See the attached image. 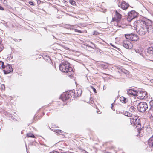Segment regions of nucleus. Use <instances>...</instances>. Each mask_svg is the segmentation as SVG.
Wrapping results in <instances>:
<instances>
[{"label": "nucleus", "instance_id": "obj_1", "mask_svg": "<svg viewBox=\"0 0 153 153\" xmlns=\"http://www.w3.org/2000/svg\"><path fill=\"white\" fill-rule=\"evenodd\" d=\"M134 24L136 26V29L138 30V33L140 35H144L147 32L149 33L152 32V25L150 20H139L135 21Z\"/></svg>", "mask_w": 153, "mask_h": 153}, {"label": "nucleus", "instance_id": "obj_2", "mask_svg": "<svg viewBox=\"0 0 153 153\" xmlns=\"http://www.w3.org/2000/svg\"><path fill=\"white\" fill-rule=\"evenodd\" d=\"M59 69L61 71L67 73L68 76L72 78L74 71L72 68L70 66V64L68 61L62 60L59 65Z\"/></svg>", "mask_w": 153, "mask_h": 153}, {"label": "nucleus", "instance_id": "obj_3", "mask_svg": "<svg viewBox=\"0 0 153 153\" xmlns=\"http://www.w3.org/2000/svg\"><path fill=\"white\" fill-rule=\"evenodd\" d=\"M76 93L74 91L71 90L63 93L61 96V97L63 101H66L68 99H71L72 98L76 97Z\"/></svg>", "mask_w": 153, "mask_h": 153}, {"label": "nucleus", "instance_id": "obj_4", "mask_svg": "<svg viewBox=\"0 0 153 153\" xmlns=\"http://www.w3.org/2000/svg\"><path fill=\"white\" fill-rule=\"evenodd\" d=\"M131 121L132 124H133L134 125L136 126V129L138 130L139 136H141L140 133H141V131H143L142 129L141 128L140 130L139 129L140 127L141 126V125L140 124V120L137 118V117H135L134 118H131Z\"/></svg>", "mask_w": 153, "mask_h": 153}, {"label": "nucleus", "instance_id": "obj_5", "mask_svg": "<svg viewBox=\"0 0 153 153\" xmlns=\"http://www.w3.org/2000/svg\"><path fill=\"white\" fill-rule=\"evenodd\" d=\"M137 108L139 111L143 112L148 108V106L146 102H141L138 104Z\"/></svg>", "mask_w": 153, "mask_h": 153}, {"label": "nucleus", "instance_id": "obj_6", "mask_svg": "<svg viewBox=\"0 0 153 153\" xmlns=\"http://www.w3.org/2000/svg\"><path fill=\"white\" fill-rule=\"evenodd\" d=\"M128 39L126 38L123 42V45L125 48L127 49H131L133 46L132 43Z\"/></svg>", "mask_w": 153, "mask_h": 153}, {"label": "nucleus", "instance_id": "obj_7", "mask_svg": "<svg viewBox=\"0 0 153 153\" xmlns=\"http://www.w3.org/2000/svg\"><path fill=\"white\" fill-rule=\"evenodd\" d=\"M138 13L134 10H132L128 12L127 20L128 21H131L132 20L136 17Z\"/></svg>", "mask_w": 153, "mask_h": 153}, {"label": "nucleus", "instance_id": "obj_8", "mask_svg": "<svg viewBox=\"0 0 153 153\" xmlns=\"http://www.w3.org/2000/svg\"><path fill=\"white\" fill-rule=\"evenodd\" d=\"M125 37L132 41H137L139 39V37L138 35L135 34H126Z\"/></svg>", "mask_w": 153, "mask_h": 153}, {"label": "nucleus", "instance_id": "obj_9", "mask_svg": "<svg viewBox=\"0 0 153 153\" xmlns=\"http://www.w3.org/2000/svg\"><path fill=\"white\" fill-rule=\"evenodd\" d=\"M146 91H137L136 96L140 99H143L146 96Z\"/></svg>", "mask_w": 153, "mask_h": 153}, {"label": "nucleus", "instance_id": "obj_10", "mask_svg": "<svg viewBox=\"0 0 153 153\" xmlns=\"http://www.w3.org/2000/svg\"><path fill=\"white\" fill-rule=\"evenodd\" d=\"M118 5L119 7H120L124 10H126L127 9L129 6L128 4L126 3L124 1H123L120 3Z\"/></svg>", "mask_w": 153, "mask_h": 153}, {"label": "nucleus", "instance_id": "obj_11", "mask_svg": "<svg viewBox=\"0 0 153 153\" xmlns=\"http://www.w3.org/2000/svg\"><path fill=\"white\" fill-rule=\"evenodd\" d=\"M146 54L147 56H149L153 57V45L147 48Z\"/></svg>", "mask_w": 153, "mask_h": 153}, {"label": "nucleus", "instance_id": "obj_12", "mask_svg": "<svg viewBox=\"0 0 153 153\" xmlns=\"http://www.w3.org/2000/svg\"><path fill=\"white\" fill-rule=\"evenodd\" d=\"M121 18V15L116 10L115 11V17L113 18V20L114 21L118 22Z\"/></svg>", "mask_w": 153, "mask_h": 153}, {"label": "nucleus", "instance_id": "obj_13", "mask_svg": "<svg viewBox=\"0 0 153 153\" xmlns=\"http://www.w3.org/2000/svg\"><path fill=\"white\" fill-rule=\"evenodd\" d=\"M150 108L148 111L149 114L153 117V100H152L149 102Z\"/></svg>", "mask_w": 153, "mask_h": 153}, {"label": "nucleus", "instance_id": "obj_14", "mask_svg": "<svg viewBox=\"0 0 153 153\" xmlns=\"http://www.w3.org/2000/svg\"><path fill=\"white\" fill-rule=\"evenodd\" d=\"M137 91L132 89H129L128 90L127 94L129 95L136 96Z\"/></svg>", "mask_w": 153, "mask_h": 153}, {"label": "nucleus", "instance_id": "obj_15", "mask_svg": "<svg viewBox=\"0 0 153 153\" xmlns=\"http://www.w3.org/2000/svg\"><path fill=\"white\" fill-rule=\"evenodd\" d=\"M7 70H4V72L5 74H8L13 71V68L10 65H8L6 67Z\"/></svg>", "mask_w": 153, "mask_h": 153}, {"label": "nucleus", "instance_id": "obj_16", "mask_svg": "<svg viewBox=\"0 0 153 153\" xmlns=\"http://www.w3.org/2000/svg\"><path fill=\"white\" fill-rule=\"evenodd\" d=\"M148 143L150 147L153 146V135L149 139Z\"/></svg>", "mask_w": 153, "mask_h": 153}, {"label": "nucleus", "instance_id": "obj_17", "mask_svg": "<svg viewBox=\"0 0 153 153\" xmlns=\"http://www.w3.org/2000/svg\"><path fill=\"white\" fill-rule=\"evenodd\" d=\"M74 92L76 93V97H79L80 96L82 93V91L81 89H78L76 90V92L74 91Z\"/></svg>", "mask_w": 153, "mask_h": 153}, {"label": "nucleus", "instance_id": "obj_18", "mask_svg": "<svg viewBox=\"0 0 153 153\" xmlns=\"http://www.w3.org/2000/svg\"><path fill=\"white\" fill-rule=\"evenodd\" d=\"M27 136L28 137H32L33 138H35V137L34 136V135L33 134L31 133L27 134Z\"/></svg>", "mask_w": 153, "mask_h": 153}, {"label": "nucleus", "instance_id": "obj_19", "mask_svg": "<svg viewBox=\"0 0 153 153\" xmlns=\"http://www.w3.org/2000/svg\"><path fill=\"white\" fill-rule=\"evenodd\" d=\"M126 98L123 97H120V101L123 103H125L126 102Z\"/></svg>", "mask_w": 153, "mask_h": 153}, {"label": "nucleus", "instance_id": "obj_20", "mask_svg": "<svg viewBox=\"0 0 153 153\" xmlns=\"http://www.w3.org/2000/svg\"><path fill=\"white\" fill-rule=\"evenodd\" d=\"M54 132L59 134H61L62 133V131L60 130H54Z\"/></svg>", "mask_w": 153, "mask_h": 153}, {"label": "nucleus", "instance_id": "obj_21", "mask_svg": "<svg viewBox=\"0 0 153 153\" xmlns=\"http://www.w3.org/2000/svg\"><path fill=\"white\" fill-rule=\"evenodd\" d=\"M69 2L73 5H75L76 4V2L74 0H69Z\"/></svg>", "mask_w": 153, "mask_h": 153}, {"label": "nucleus", "instance_id": "obj_22", "mask_svg": "<svg viewBox=\"0 0 153 153\" xmlns=\"http://www.w3.org/2000/svg\"><path fill=\"white\" fill-rule=\"evenodd\" d=\"M135 108L133 106L131 107L130 108V111L131 112H133L134 111Z\"/></svg>", "mask_w": 153, "mask_h": 153}, {"label": "nucleus", "instance_id": "obj_23", "mask_svg": "<svg viewBox=\"0 0 153 153\" xmlns=\"http://www.w3.org/2000/svg\"><path fill=\"white\" fill-rule=\"evenodd\" d=\"M4 63L2 61H0V64H1L2 68L3 69H4L5 68V67L4 65Z\"/></svg>", "mask_w": 153, "mask_h": 153}, {"label": "nucleus", "instance_id": "obj_24", "mask_svg": "<svg viewBox=\"0 0 153 153\" xmlns=\"http://www.w3.org/2000/svg\"><path fill=\"white\" fill-rule=\"evenodd\" d=\"M100 33L97 31H95L93 32V35H97L98 34H99Z\"/></svg>", "mask_w": 153, "mask_h": 153}, {"label": "nucleus", "instance_id": "obj_25", "mask_svg": "<svg viewBox=\"0 0 153 153\" xmlns=\"http://www.w3.org/2000/svg\"><path fill=\"white\" fill-rule=\"evenodd\" d=\"M91 43L93 45V46H92V47L90 46V47L93 49H95L96 48L95 44L94 43H93L91 42Z\"/></svg>", "mask_w": 153, "mask_h": 153}, {"label": "nucleus", "instance_id": "obj_26", "mask_svg": "<svg viewBox=\"0 0 153 153\" xmlns=\"http://www.w3.org/2000/svg\"><path fill=\"white\" fill-rule=\"evenodd\" d=\"M128 112H126L125 111H123L122 113L125 116H128Z\"/></svg>", "mask_w": 153, "mask_h": 153}, {"label": "nucleus", "instance_id": "obj_27", "mask_svg": "<svg viewBox=\"0 0 153 153\" xmlns=\"http://www.w3.org/2000/svg\"><path fill=\"white\" fill-rule=\"evenodd\" d=\"M91 88L93 90V91L95 93H96V89L93 86H91Z\"/></svg>", "mask_w": 153, "mask_h": 153}, {"label": "nucleus", "instance_id": "obj_28", "mask_svg": "<svg viewBox=\"0 0 153 153\" xmlns=\"http://www.w3.org/2000/svg\"><path fill=\"white\" fill-rule=\"evenodd\" d=\"M1 2L4 4H6L7 1L5 0H0Z\"/></svg>", "mask_w": 153, "mask_h": 153}, {"label": "nucleus", "instance_id": "obj_29", "mask_svg": "<svg viewBox=\"0 0 153 153\" xmlns=\"http://www.w3.org/2000/svg\"><path fill=\"white\" fill-rule=\"evenodd\" d=\"M75 32H78L80 33H82V31H81V30H78L77 29H75Z\"/></svg>", "mask_w": 153, "mask_h": 153}, {"label": "nucleus", "instance_id": "obj_30", "mask_svg": "<svg viewBox=\"0 0 153 153\" xmlns=\"http://www.w3.org/2000/svg\"><path fill=\"white\" fill-rule=\"evenodd\" d=\"M29 3L31 5H33V6L34 5V3L32 1H29Z\"/></svg>", "mask_w": 153, "mask_h": 153}, {"label": "nucleus", "instance_id": "obj_31", "mask_svg": "<svg viewBox=\"0 0 153 153\" xmlns=\"http://www.w3.org/2000/svg\"><path fill=\"white\" fill-rule=\"evenodd\" d=\"M132 116V114L128 112V116H127L128 117H131Z\"/></svg>", "mask_w": 153, "mask_h": 153}, {"label": "nucleus", "instance_id": "obj_32", "mask_svg": "<svg viewBox=\"0 0 153 153\" xmlns=\"http://www.w3.org/2000/svg\"><path fill=\"white\" fill-rule=\"evenodd\" d=\"M14 40L16 42H19V41L21 40V39H15Z\"/></svg>", "mask_w": 153, "mask_h": 153}, {"label": "nucleus", "instance_id": "obj_33", "mask_svg": "<svg viewBox=\"0 0 153 153\" xmlns=\"http://www.w3.org/2000/svg\"><path fill=\"white\" fill-rule=\"evenodd\" d=\"M4 10V8L0 6V10Z\"/></svg>", "mask_w": 153, "mask_h": 153}, {"label": "nucleus", "instance_id": "obj_34", "mask_svg": "<svg viewBox=\"0 0 153 153\" xmlns=\"http://www.w3.org/2000/svg\"><path fill=\"white\" fill-rule=\"evenodd\" d=\"M50 153H59L57 151H52Z\"/></svg>", "mask_w": 153, "mask_h": 153}, {"label": "nucleus", "instance_id": "obj_35", "mask_svg": "<svg viewBox=\"0 0 153 153\" xmlns=\"http://www.w3.org/2000/svg\"><path fill=\"white\" fill-rule=\"evenodd\" d=\"M90 101H91V102H90L91 103V102H92L91 101H93V98H90Z\"/></svg>", "mask_w": 153, "mask_h": 153}, {"label": "nucleus", "instance_id": "obj_36", "mask_svg": "<svg viewBox=\"0 0 153 153\" xmlns=\"http://www.w3.org/2000/svg\"><path fill=\"white\" fill-rule=\"evenodd\" d=\"M112 46L114 48H118L116 46H115L114 45H112Z\"/></svg>", "mask_w": 153, "mask_h": 153}, {"label": "nucleus", "instance_id": "obj_37", "mask_svg": "<svg viewBox=\"0 0 153 153\" xmlns=\"http://www.w3.org/2000/svg\"><path fill=\"white\" fill-rule=\"evenodd\" d=\"M106 88V85H105L104 86L103 88L104 89H105V88Z\"/></svg>", "mask_w": 153, "mask_h": 153}, {"label": "nucleus", "instance_id": "obj_38", "mask_svg": "<svg viewBox=\"0 0 153 153\" xmlns=\"http://www.w3.org/2000/svg\"><path fill=\"white\" fill-rule=\"evenodd\" d=\"M3 87H4V88H5V87H4V85H1V88H2V89H3Z\"/></svg>", "mask_w": 153, "mask_h": 153}, {"label": "nucleus", "instance_id": "obj_39", "mask_svg": "<svg viewBox=\"0 0 153 153\" xmlns=\"http://www.w3.org/2000/svg\"><path fill=\"white\" fill-rule=\"evenodd\" d=\"M83 152L84 153H88L86 151L83 150Z\"/></svg>", "mask_w": 153, "mask_h": 153}, {"label": "nucleus", "instance_id": "obj_40", "mask_svg": "<svg viewBox=\"0 0 153 153\" xmlns=\"http://www.w3.org/2000/svg\"><path fill=\"white\" fill-rule=\"evenodd\" d=\"M97 113H99V114H100L101 113L100 111H97Z\"/></svg>", "mask_w": 153, "mask_h": 153}, {"label": "nucleus", "instance_id": "obj_41", "mask_svg": "<svg viewBox=\"0 0 153 153\" xmlns=\"http://www.w3.org/2000/svg\"><path fill=\"white\" fill-rule=\"evenodd\" d=\"M119 69H120V70H121V71L122 72H123V70H122V69L120 68H119Z\"/></svg>", "mask_w": 153, "mask_h": 153}, {"label": "nucleus", "instance_id": "obj_42", "mask_svg": "<svg viewBox=\"0 0 153 153\" xmlns=\"http://www.w3.org/2000/svg\"><path fill=\"white\" fill-rule=\"evenodd\" d=\"M150 61H153V59H152L150 60Z\"/></svg>", "mask_w": 153, "mask_h": 153}, {"label": "nucleus", "instance_id": "obj_43", "mask_svg": "<svg viewBox=\"0 0 153 153\" xmlns=\"http://www.w3.org/2000/svg\"><path fill=\"white\" fill-rule=\"evenodd\" d=\"M1 125H0V130L1 129Z\"/></svg>", "mask_w": 153, "mask_h": 153}, {"label": "nucleus", "instance_id": "obj_44", "mask_svg": "<svg viewBox=\"0 0 153 153\" xmlns=\"http://www.w3.org/2000/svg\"><path fill=\"white\" fill-rule=\"evenodd\" d=\"M110 44L112 46V45H113V44L112 43H110Z\"/></svg>", "mask_w": 153, "mask_h": 153}, {"label": "nucleus", "instance_id": "obj_45", "mask_svg": "<svg viewBox=\"0 0 153 153\" xmlns=\"http://www.w3.org/2000/svg\"><path fill=\"white\" fill-rule=\"evenodd\" d=\"M1 40H0V43H1Z\"/></svg>", "mask_w": 153, "mask_h": 153}, {"label": "nucleus", "instance_id": "obj_46", "mask_svg": "<svg viewBox=\"0 0 153 153\" xmlns=\"http://www.w3.org/2000/svg\"><path fill=\"white\" fill-rule=\"evenodd\" d=\"M152 27H153V31H152V32L153 31V26H152Z\"/></svg>", "mask_w": 153, "mask_h": 153}]
</instances>
